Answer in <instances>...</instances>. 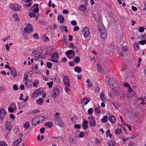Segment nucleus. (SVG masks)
<instances>
[{"instance_id":"1","label":"nucleus","mask_w":146,"mask_h":146,"mask_svg":"<svg viewBox=\"0 0 146 146\" xmlns=\"http://www.w3.org/2000/svg\"><path fill=\"white\" fill-rule=\"evenodd\" d=\"M98 28L100 31L101 38L103 39L105 38L107 36V31L104 27L102 25L99 26Z\"/></svg>"},{"instance_id":"2","label":"nucleus","mask_w":146,"mask_h":146,"mask_svg":"<svg viewBox=\"0 0 146 146\" xmlns=\"http://www.w3.org/2000/svg\"><path fill=\"white\" fill-rule=\"evenodd\" d=\"M82 34L86 38L90 34V31L89 28L87 27L84 28L82 31Z\"/></svg>"},{"instance_id":"3","label":"nucleus","mask_w":146,"mask_h":146,"mask_svg":"<svg viewBox=\"0 0 146 146\" xmlns=\"http://www.w3.org/2000/svg\"><path fill=\"white\" fill-rule=\"evenodd\" d=\"M89 123L90 125L91 126H95L96 124V121L95 119L93 117L91 116L88 118Z\"/></svg>"},{"instance_id":"4","label":"nucleus","mask_w":146,"mask_h":146,"mask_svg":"<svg viewBox=\"0 0 146 146\" xmlns=\"http://www.w3.org/2000/svg\"><path fill=\"white\" fill-rule=\"evenodd\" d=\"M60 94V91L59 89L57 88L54 89L52 90V97L55 98Z\"/></svg>"},{"instance_id":"5","label":"nucleus","mask_w":146,"mask_h":146,"mask_svg":"<svg viewBox=\"0 0 146 146\" xmlns=\"http://www.w3.org/2000/svg\"><path fill=\"white\" fill-rule=\"evenodd\" d=\"M33 29L32 25L30 24H28L27 26L24 29V31L25 33H29L33 31Z\"/></svg>"},{"instance_id":"6","label":"nucleus","mask_w":146,"mask_h":146,"mask_svg":"<svg viewBox=\"0 0 146 146\" xmlns=\"http://www.w3.org/2000/svg\"><path fill=\"white\" fill-rule=\"evenodd\" d=\"M5 127L6 129L9 132V133L8 132L7 133H9L11 132L12 128L11 123L10 122L7 121L5 123Z\"/></svg>"},{"instance_id":"7","label":"nucleus","mask_w":146,"mask_h":146,"mask_svg":"<svg viewBox=\"0 0 146 146\" xmlns=\"http://www.w3.org/2000/svg\"><path fill=\"white\" fill-rule=\"evenodd\" d=\"M11 8L14 11H19L21 9V7L19 5L16 4L11 5Z\"/></svg>"},{"instance_id":"8","label":"nucleus","mask_w":146,"mask_h":146,"mask_svg":"<svg viewBox=\"0 0 146 146\" xmlns=\"http://www.w3.org/2000/svg\"><path fill=\"white\" fill-rule=\"evenodd\" d=\"M6 112L3 109H1L0 110V119H4L6 116Z\"/></svg>"},{"instance_id":"9","label":"nucleus","mask_w":146,"mask_h":146,"mask_svg":"<svg viewBox=\"0 0 146 146\" xmlns=\"http://www.w3.org/2000/svg\"><path fill=\"white\" fill-rule=\"evenodd\" d=\"M64 85L68 87H70V83L69 79L67 76H65L64 77Z\"/></svg>"},{"instance_id":"10","label":"nucleus","mask_w":146,"mask_h":146,"mask_svg":"<svg viewBox=\"0 0 146 146\" xmlns=\"http://www.w3.org/2000/svg\"><path fill=\"white\" fill-rule=\"evenodd\" d=\"M39 123H40V122L37 117L34 118L33 119L32 121V125H38Z\"/></svg>"},{"instance_id":"11","label":"nucleus","mask_w":146,"mask_h":146,"mask_svg":"<svg viewBox=\"0 0 146 146\" xmlns=\"http://www.w3.org/2000/svg\"><path fill=\"white\" fill-rule=\"evenodd\" d=\"M88 122L87 120H84L82 122V128L84 130L86 129L88 127Z\"/></svg>"},{"instance_id":"12","label":"nucleus","mask_w":146,"mask_h":146,"mask_svg":"<svg viewBox=\"0 0 146 146\" xmlns=\"http://www.w3.org/2000/svg\"><path fill=\"white\" fill-rule=\"evenodd\" d=\"M89 100H88L86 98H83L81 101V103L82 105H86L90 101Z\"/></svg>"},{"instance_id":"13","label":"nucleus","mask_w":146,"mask_h":146,"mask_svg":"<svg viewBox=\"0 0 146 146\" xmlns=\"http://www.w3.org/2000/svg\"><path fill=\"white\" fill-rule=\"evenodd\" d=\"M100 95V98L102 101L103 102H106V100L105 96L104 93L102 92V93H101Z\"/></svg>"},{"instance_id":"14","label":"nucleus","mask_w":146,"mask_h":146,"mask_svg":"<svg viewBox=\"0 0 146 146\" xmlns=\"http://www.w3.org/2000/svg\"><path fill=\"white\" fill-rule=\"evenodd\" d=\"M78 9L82 11H85L86 10V6L85 5H80Z\"/></svg>"},{"instance_id":"15","label":"nucleus","mask_w":146,"mask_h":146,"mask_svg":"<svg viewBox=\"0 0 146 146\" xmlns=\"http://www.w3.org/2000/svg\"><path fill=\"white\" fill-rule=\"evenodd\" d=\"M32 53L34 54V56L36 57L39 58L41 54V53L36 51H33Z\"/></svg>"},{"instance_id":"16","label":"nucleus","mask_w":146,"mask_h":146,"mask_svg":"<svg viewBox=\"0 0 146 146\" xmlns=\"http://www.w3.org/2000/svg\"><path fill=\"white\" fill-rule=\"evenodd\" d=\"M22 139L21 138L18 139V140L15 141L13 142V146H17L20 143Z\"/></svg>"},{"instance_id":"17","label":"nucleus","mask_w":146,"mask_h":146,"mask_svg":"<svg viewBox=\"0 0 146 146\" xmlns=\"http://www.w3.org/2000/svg\"><path fill=\"white\" fill-rule=\"evenodd\" d=\"M11 74L14 77L17 76V72L14 68H11Z\"/></svg>"},{"instance_id":"18","label":"nucleus","mask_w":146,"mask_h":146,"mask_svg":"<svg viewBox=\"0 0 146 146\" xmlns=\"http://www.w3.org/2000/svg\"><path fill=\"white\" fill-rule=\"evenodd\" d=\"M58 58V54L57 52L54 53L51 56V58L52 59H57Z\"/></svg>"},{"instance_id":"19","label":"nucleus","mask_w":146,"mask_h":146,"mask_svg":"<svg viewBox=\"0 0 146 146\" xmlns=\"http://www.w3.org/2000/svg\"><path fill=\"white\" fill-rule=\"evenodd\" d=\"M109 119L110 121L112 123H114L116 121L115 118L113 116L110 117Z\"/></svg>"},{"instance_id":"20","label":"nucleus","mask_w":146,"mask_h":146,"mask_svg":"<svg viewBox=\"0 0 146 146\" xmlns=\"http://www.w3.org/2000/svg\"><path fill=\"white\" fill-rule=\"evenodd\" d=\"M58 19L59 20L60 23H63L64 18V17L61 15H59L58 16Z\"/></svg>"},{"instance_id":"21","label":"nucleus","mask_w":146,"mask_h":146,"mask_svg":"<svg viewBox=\"0 0 146 146\" xmlns=\"http://www.w3.org/2000/svg\"><path fill=\"white\" fill-rule=\"evenodd\" d=\"M37 117L38 118V120L40 123H42V122L45 119V117L43 116H37Z\"/></svg>"},{"instance_id":"22","label":"nucleus","mask_w":146,"mask_h":146,"mask_svg":"<svg viewBox=\"0 0 146 146\" xmlns=\"http://www.w3.org/2000/svg\"><path fill=\"white\" fill-rule=\"evenodd\" d=\"M97 68L98 72L100 73H102L104 72L103 70L102 69V66L100 64H98L97 65Z\"/></svg>"},{"instance_id":"23","label":"nucleus","mask_w":146,"mask_h":146,"mask_svg":"<svg viewBox=\"0 0 146 146\" xmlns=\"http://www.w3.org/2000/svg\"><path fill=\"white\" fill-rule=\"evenodd\" d=\"M44 125L45 126H47L48 127H49L50 128L53 126L52 123L50 121L46 122Z\"/></svg>"},{"instance_id":"24","label":"nucleus","mask_w":146,"mask_h":146,"mask_svg":"<svg viewBox=\"0 0 146 146\" xmlns=\"http://www.w3.org/2000/svg\"><path fill=\"white\" fill-rule=\"evenodd\" d=\"M74 71L76 72L79 73L81 72L82 69L79 66H76L74 68Z\"/></svg>"},{"instance_id":"25","label":"nucleus","mask_w":146,"mask_h":146,"mask_svg":"<svg viewBox=\"0 0 146 146\" xmlns=\"http://www.w3.org/2000/svg\"><path fill=\"white\" fill-rule=\"evenodd\" d=\"M115 144H116L115 142L112 140L109 141L108 143L109 146H115Z\"/></svg>"},{"instance_id":"26","label":"nucleus","mask_w":146,"mask_h":146,"mask_svg":"<svg viewBox=\"0 0 146 146\" xmlns=\"http://www.w3.org/2000/svg\"><path fill=\"white\" fill-rule=\"evenodd\" d=\"M44 101L41 98H40L36 101V102L38 105H42L44 103Z\"/></svg>"},{"instance_id":"27","label":"nucleus","mask_w":146,"mask_h":146,"mask_svg":"<svg viewBox=\"0 0 146 146\" xmlns=\"http://www.w3.org/2000/svg\"><path fill=\"white\" fill-rule=\"evenodd\" d=\"M80 60V58L78 56L75 57L73 59V61L74 63H77L79 62Z\"/></svg>"},{"instance_id":"28","label":"nucleus","mask_w":146,"mask_h":146,"mask_svg":"<svg viewBox=\"0 0 146 146\" xmlns=\"http://www.w3.org/2000/svg\"><path fill=\"white\" fill-rule=\"evenodd\" d=\"M134 48L135 50H138L139 48V46L138 43L135 42L134 44Z\"/></svg>"},{"instance_id":"29","label":"nucleus","mask_w":146,"mask_h":146,"mask_svg":"<svg viewBox=\"0 0 146 146\" xmlns=\"http://www.w3.org/2000/svg\"><path fill=\"white\" fill-rule=\"evenodd\" d=\"M25 84L28 87L30 88L32 86V82L31 81L29 80L26 82Z\"/></svg>"},{"instance_id":"30","label":"nucleus","mask_w":146,"mask_h":146,"mask_svg":"<svg viewBox=\"0 0 146 146\" xmlns=\"http://www.w3.org/2000/svg\"><path fill=\"white\" fill-rule=\"evenodd\" d=\"M73 52H74L73 50H69L66 52L65 54L66 56H68L72 54Z\"/></svg>"},{"instance_id":"31","label":"nucleus","mask_w":146,"mask_h":146,"mask_svg":"<svg viewBox=\"0 0 146 146\" xmlns=\"http://www.w3.org/2000/svg\"><path fill=\"white\" fill-rule=\"evenodd\" d=\"M108 119V117L107 115L104 116L103 118L102 119V122L103 123H105L107 122Z\"/></svg>"},{"instance_id":"32","label":"nucleus","mask_w":146,"mask_h":146,"mask_svg":"<svg viewBox=\"0 0 146 146\" xmlns=\"http://www.w3.org/2000/svg\"><path fill=\"white\" fill-rule=\"evenodd\" d=\"M39 95L37 91L36 90L33 92L32 96L33 98H35L37 97Z\"/></svg>"},{"instance_id":"33","label":"nucleus","mask_w":146,"mask_h":146,"mask_svg":"<svg viewBox=\"0 0 146 146\" xmlns=\"http://www.w3.org/2000/svg\"><path fill=\"white\" fill-rule=\"evenodd\" d=\"M36 91L38 93V94L40 95L44 91V89L43 88H39L38 90H37Z\"/></svg>"},{"instance_id":"34","label":"nucleus","mask_w":146,"mask_h":146,"mask_svg":"<svg viewBox=\"0 0 146 146\" xmlns=\"http://www.w3.org/2000/svg\"><path fill=\"white\" fill-rule=\"evenodd\" d=\"M39 81L37 79H35V80L34 83L33 84V85L34 87H36L37 86L38 84L39 83Z\"/></svg>"},{"instance_id":"35","label":"nucleus","mask_w":146,"mask_h":146,"mask_svg":"<svg viewBox=\"0 0 146 146\" xmlns=\"http://www.w3.org/2000/svg\"><path fill=\"white\" fill-rule=\"evenodd\" d=\"M29 126L30 124L28 121L26 122L24 125V127L25 128L28 129L29 128Z\"/></svg>"},{"instance_id":"36","label":"nucleus","mask_w":146,"mask_h":146,"mask_svg":"<svg viewBox=\"0 0 146 146\" xmlns=\"http://www.w3.org/2000/svg\"><path fill=\"white\" fill-rule=\"evenodd\" d=\"M113 78L112 79H110V80L109 81V86L111 88H112L113 90H114V88L113 87V83L112 82V84H110V82H111L112 81V80H113Z\"/></svg>"},{"instance_id":"37","label":"nucleus","mask_w":146,"mask_h":146,"mask_svg":"<svg viewBox=\"0 0 146 146\" xmlns=\"http://www.w3.org/2000/svg\"><path fill=\"white\" fill-rule=\"evenodd\" d=\"M139 43L142 45H144L146 44V40L144 39L139 41Z\"/></svg>"},{"instance_id":"38","label":"nucleus","mask_w":146,"mask_h":146,"mask_svg":"<svg viewBox=\"0 0 146 146\" xmlns=\"http://www.w3.org/2000/svg\"><path fill=\"white\" fill-rule=\"evenodd\" d=\"M122 131L121 129H117L115 130V132L116 134H119L121 133Z\"/></svg>"},{"instance_id":"39","label":"nucleus","mask_w":146,"mask_h":146,"mask_svg":"<svg viewBox=\"0 0 146 146\" xmlns=\"http://www.w3.org/2000/svg\"><path fill=\"white\" fill-rule=\"evenodd\" d=\"M46 65L48 68L50 69L51 68L52 64L50 62H47L46 63Z\"/></svg>"},{"instance_id":"40","label":"nucleus","mask_w":146,"mask_h":146,"mask_svg":"<svg viewBox=\"0 0 146 146\" xmlns=\"http://www.w3.org/2000/svg\"><path fill=\"white\" fill-rule=\"evenodd\" d=\"M47 84L49 88H51L52 87L53 84V82L52 81L48 82L47 83Z\"/></svg>"},{"instance_id":"41","label":"nucleus","mask_w":146,"mask_h":146,"mask_svg":"<svg viewBox=\"0 0 146 146\" xmlns=\"http://www.w3.org/2000/svg\"><path fill=\"white\" fill-rule=\"evenodd\" d=\"M76 116H74L72 117L71 118V120L74 123H76Z\"/></svg>"},{"instance_id":"42","label":"nucleus","mask_w":146,"mask_h":146,"mask_svg":"<svg viewBox=\"0 0 146 146\" xmlns=\"http://www.w3.org/2000/svg\"><path fill=\"white\" fill-rule=\"evenodd\" d=\"M0 145L1 146H8L5 143L2 141L0 142Z\"/></svg>"},{"instance_id":"43","label":"nucleus","mask_w":146,"mask_h":146,"mask_svg":"<svg viewBox=\"0 0 146 146\" xmlns=\"http://www.w3.org/2000/svg\"><path fill=\"white\" fill-rule=\"evenodd\" d=\"M55 119L56 121L57 122L56 123L58 125L59 123H60V121H61V120L60 119L59 117H56L55 118Z\"/></svg>"},{"instance_id":"44","label":"nucleus","mask_w":146,"mask_h":146,"mask_svg":"<svg viewBox=\"0 0 146 146\" xmlns=\"http://www.w3.org/2000/svg\"><path fill=\"white\" fill-rule=\"evenodd\" d=\"M58 125L61 127H64L65 125L64 123L61 121H60V123H59Z\"/></svg>"},{"instance_id":"45","label":"nucleus","mask_w":146,"mask_h":146,"mask_svg":"<svg viewBox=\"0 0 146 146\" xmlns=\"http://www.w3.org/2000/svg\"><path fill=\"white\" fill-rule=\"evenodd\" d=\"M144 30L145 29L143 27H141L139 29V31L140 33H142L144 31Z\"/></svg>"},{"instance_id":"46","label":"nucleus","mask_w":146,"mask_h":146,"mask_svg":"<svg viewBox=\"0 0 146 146\" xmlns=\"http://www.w3.org/2000/svg\"><path fill=\"white\" fill-rule=\"evenodd\" d=\"M93 112V109L92 108H90L88 110V113L89 114H92Z\"/></svg>"},{"instance_id":"47","label":"nucleus","mask_w":146,"mask_h":146,"mask_svg":"<svg viewBox=\"0 0 146 146\" xmlns=\"http://www.w3.org/2000/svg\"><path fill=\"white\" fill-rule=\"evenodd\" d=\"M39 11L38 8H35L33 10V13H37Z\"/></svg>"},{"instance_id":"48","label":"nucleus","mask_w":146,"mask_h":146,"mask_svg":"<svg viewBox=\"0 0 146 146\" xmlns=\"http://www.w3.org/2000/svg\"><path fill=\"white\" fill-rule=\"evenodd\" d=\"M95 111L97 113H100L101 110L97 107L95 109Z\"/></svg>"},{"instance_id":"49","label":"nucleus","mask_w":146,"mask_h":146,"mask_svg":"<svg viewBox=\"0 0 146 146\" xmlns=\"http://www.w3.org/2000/svg\"><path fill=\"white\" fill-rule=\"evenodd\" d=\"M85 135V133L83 131L80 133L79 135V137L80 138H82L84 137Z\"/></svg>"},{"instance_id":"50","label":"nucleus","mask_w":146,"mask_h":146,"mask_svg":"<svg viewBox=\"0 0 146 146\" xmlns=\"http://www.w3.org/2000/svg\"><path fill=\"white\" fill-rule=\"evenodd\" d=\"M13 89L15 91H17V90H18V88H18L16 84L14 85L13 86Z\"/></svg>"},{"instance_id":"51","label":"nucleus","mask_w":146,"mask_h":146,"mask_svg":"<svg viewBox=\"0 0 146 146\" xmlns=\"http://www.w3.org/2000/svg\"><path fill=\"white\" fill-rule=\"evenodd\" d=\"M8 110L9 112L11 113H13L14 111V109L12 107H9Z\"/></svg>"},{"instance_id":"52","label":"nucleus","mask_w":146,"mask_h":146,"mask_svg":"<svg viewBox=\"0 0 146 146\" xmlns=\"http://www.w3.org/2000/svg\"><path fill=\"white\" fill-rule=\"evenodd\" d=\"M33 36V37H34L35 39H38L39 38L38 35L36 33L34 34Z\"/></svg>"},{"instance_id":"53","label":"nucleus","mask_w":146,"mask_h":146,"mask_svg":"<svg viewBox=\"0 0 146 146\" xmlns=\"http://www.w3.org/2000/svg\"><path fill=\"white\" fill-rule=\"evenodd\" d=\"M29 14V15L30 16V17L35 18V13L33 12H32L31 13H30Z\"/></svg>"},{"instance_id":"54","label":"nucleus","mask_w":146,"mask_h":146,"mask_svg":"<svg viewBox=\"0 0 146 146\" xmlns=\"http://www.w3.org/2000/svg\"><path fill=\"white\" fill-rule=\"evenodd\" d=\"M81 127V125L79 124H76L74 125V127L77 129H80Z\"/></svg>"},{"instance_id":"55","label":"nucleus","mask_w":146,"mask_h":146,"mask_svg":"<svg viewBox=\"0 0 146 146\" xmlns=\"http://www.w3.org/2000/svg\"><path fill=\"white\" fill-rule=\"evenodd\" d=\"M28 77H28V74H24V78L25 80V81L28 80Z\"/></svg>"},{"instance_id":"56","label":"nucleus","mask_w":146,"mask_h":146,"mask_svg":"<svg viewBox=\"0 0 146 146\" xmlns=\"http://www.w3.org/2000/svg\"><path fill=\"white\" fill-rule=\"evenodd\" d=\"M122 50L123 51V52H126L128 51V49L126 46H123L122 48Z\"/></svg>"},{"instance_id":"57","label":"nucleus","mask_w":146,"mask_h":146,"mask_svg":"<svg viewBox=\"0 0 146 146\" xmlns=\"http://www.w3.org/2000/svg\"><path fill=\"white\" fill-rule=\"evenodd\" d=\"M45 128L44 127H42L40 129V132L41 133H44V131H45Z\"/></svg>"},{"instance_id":"58","label":"nucleus","mask_w":146,"mask_h":146,"mask_svg":"<svg viewBox=\"0 0 146 146\" xmlns=\"http://www.w3.org/2000/svg\"><path fill=\"white\" fill-rule=\"evenodd\" d=\"M133 89L131 88L130 86L128 88L127 92L129 93H131V92H133Z\"/></svg>"},{"instance_id":"59","label":"nucleus","mask_w":146,"mask_h":146,"mask_svg":"<svg viewBox=\"0 0 146 146\" xmlns=\"http://www.w3.org/2000/svg\"><path fill=\"white\" fill-rule=\"evenodd\" d=\"M68 64L69 65H70V66H73L75 65L74 63L72 61L70 62Z\"/></svg>"},{"instance_id":"60","label":"nucleus","mask_w":146,"mask_h":146,"mask_svg":"<svg viewBox=\"0 0 146 146\" xmlns=\"http://www.w3.org/2000/svg\"><path fill=\"white\" fill-rule=\"evenodd\" d=\"M71 24L72 25L74 26L77 25V22L74 21H71Z\"/></svg>"},{"instance_id":"61","label":"nucleus","mask_w":146,"mask_h":146,"mask_svg":"<svg viewBox=\"0 0 146 146\" xmlns=\"http://www.w3.org/2000/svg\"><path fill=\"white\" fill-rule=\"evenodd\" d=\"M79 27L78 26H75L74 28V31H76L78 30H79Z\"/></svg>"},{"instance_id":"62","label":"nucleus","mask_w":146,"mask_h":146,"mask_svg":"<svg viewBox=\"0 0 146 146\" xmlns=\"http://www.w3.org/2000/svg\"><path fill=\"white\" fill-rule=\"evenodd\" d=\"M65 91L66 92H69L71 91V90L67 87H65L64 89Z\"/></svg>"},{"instance_id":"63","label":"nucleus","mask_w":146,"mask_h":146,"mask_svg":"<svg viewBox=\"0 0 146 146\" xmlns=\"http://www.w3.org/2000/svg\"><path fill=\"white\" fill-rule=\"evenodd\" d=\"M138 100H141V101H145V98L143 97H141L139 98H138Z\"/></svg>"},{"instance_id":"64","label":"nucleus","mask_w":146,"mask_h":146,"mask_svg":"<svg viewBox=\"0 0 146 146\" xmlns=\"http://www.w3.org/2000/svg\"><path fill=\"white\" fill-rule=\"evenodd\" d=\"M10 116L11 118L12 119H15V116L12 114H10Z\"/></svg>"}]
</instances>
